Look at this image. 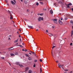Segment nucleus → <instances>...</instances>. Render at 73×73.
Returning <instances> with one entry per match:
<instances>
[{"instance_id": "nucleus-40", "label": "nucleus", "mask_w": 73, "mask_h": 73, "mask_svg": "<svg viewBox=\"0 0 73 73\" xmlns=\"http://www.w3.org/2000/svg\"><path fill=\"white\" fill-rule=\"evenodd\" d=\"M56 62L57 63H58V60H57L56 61Z\"/></svg>"}, {"instance_id": "nucleus-6", "label": "nucleus", "mask_w": 73, "mask_h": 73, "mask_svg": "<svg viewBox=\"0 0 73 73\" xmlns=\"http://www.w3.org/2000/svg\"><path fill=\"white\" fill-rule=\"evenodd\" d=\"M28 28H31V29H33V26H28Z\"/></svg>"}, {"instance_id": "nucleus-17", "label": "nucleus", "mask_w": 73, "mask_h": 73, "mask_svg": "<svg viewBox=\"0 0 73 73\" xmlns=\"http://www.w3.org/2000/svg\"><path fill=\"white\" fill-rule=\"evenodd\" d=\"M70 23H71V24H73V21H70Z\"/></svg>"}, {"instance_id": "nucleus-49", "label": "nucleus", "mask_w": 73, "mask_h": 73, "mask_svg": "<svg viewBox=\"0 0 73 73\" xmlns=\"http://www.w3.org/2000/svg\"><path fill=\"white\" fill-rule=\"evenodd\" d=\"M29 54H31V55H32V54L31 53H29Z\"/></svg>"}, {"instance_id": "nucleus-53", "label": "nucleus", "mask_w": 73, "mask_h": 73, "mask_svg": "<svg viewBox=\"0 0 73 73\" xmlns=\"http://www.w3.org/2000/svg\"><path fill=\"white\" fill-rule=\"evenodd\" d=\"M71 10H72V11H73V8H72V9H71Z\"/></svg>"}, {"instance_id": "nucleus-59", "label": "nucleus", "mask_w": 73, "mask_h": 73, "mask_svg": "<svg viewBox=\"0 0 73 73\" xmlns=\"http://www.w3.org/2000/svg\"><path fill=\"white\" fill-rule=\"evenodd\" d=\"M52 27L53 28H54V26H52Z\"/></svg>"}, {"instance_id": "nucleus-41", "label": "nucleus", "mask_w": 73, "mask_h": 73, "mask_svg": "<svg viewBox=\"0 0 73 73\" xmlns=\"http://www.w3.org/2000/svg\"><path fill=\"white\" fill-rule=\"evenodd\" d=\"M52 54L53 55V50H52L51 51Z\"/></svg>"}, {"instance_id": "nucleus-27", "label": "nucleus", "mask_w": 73, "mask_h": 73, "mask_svg": "<svg viewBox=\"0 0 73 73\" xmlns=\"http://www.w3.org/2000/svg\"><path fill=\"white\" fill-rule=\"evenodd\" d=\"M40 73H41L42 72V69H41V68H40Z\"/></svg>"}, {"instance_id": "nucleus-61", "label": "nucleus", "mask_w": 73, "mask_h": 73, "mask_svg": "<svg viewBox=\"0 0 73 73\" xmlns=\"http://www.w3.org/2000/svg\"><path fill=\"white\" fill-rule=\"evenodd\" d=\"M10 38H9V40H10Z\"/></svg>"}, {"instance_id": "nucleus-8", "label": "nucleus", "mask_w": 73, "mask_h": 73, "mask_svg": "<svg viewBox=\"0 0 73 73\" xmlns=\"http://www.w3.org/2000/svg\"><path fill=\"white\" fill-rule=\"evenodd\" d=\"M11 3L13 5H15V3L14 2H13V1H11Z\"/></svg>"}, {"instance_id": "nucleus-51", "label": "nucleus", "mask_w": 73, "mask_h": 73, "mask_svg": "<svg viewBox=\"0 0 73 73\" xmlns=\"http://www.w3.org/2000/svg\"><path fill=\"white\" fill-rule=\"evenodd\" d=\"M70 7L69 6H68V7H67V8H70Z\"/></svg>"}, {"instance_id": "nucleus-9", "label": "nucleus", "mask_w": 73, "mask_h": 73, "mask_svg": "<svg viewBox=\"0 0 73 73\" xmlns=\"http://www.w3.org/2000/svg\"><path fill=\"white\" fill-rule=\"evenodd\" d=\"M28 59L29 60L31 61V60H32V58L31 57H29L28 58Z\"/></svg>"}, {"instance_id": "nucleus-25", "label": "nucleus", "mask_w": 73, "mask_h": 73, "mask_svg": "<svg viewBox=\"0 0 73 73\" xmlns=\"http://www.w3.org/2000/svg\"><path fill=\"white\" fill-rule=\"evenodd\" d=\"M38 2L36 3V5H38Z\"/></svg>"}, {"instance_id": "nucleus-48", "label": "nucleus", "mask_w": 73, "mask_h": 73, "mask_svg": "<svg viewBox=\"0 0 73 73\" xmlns=\"http://www.w3.org/2000/svg\"><path fill=\"white\" fill-rule=\"evenodd\" d=\"M2 59H4V57H1Z\"/></svg>"}, {"instance_id": "nucleus-58", "label": "nucleus", "mask_w": 73, "mask_h": 73, "mask_svg": "<svg viewBox=\"0 0 73 73\" xmlns=\"http://www.w3.org/2000/svg\"><path fill=\"white\" fill-rule=\"evenodd\" d=\"M21 0V1H22V2H23V0Z\"/></svg>"}, {"instance_id": "nucleus-32", "label": "nucleus", "mask_w": 73, "mask_h": 73, "mask_svg": "<svg viewBox=\"0 0 73 73\" xmlns=\"http://www.w3.org/2000/svg\"><path fill=\"white\" fill-rule=\"evenodd\" d=\"M56 47V46H54L52 48V49H53L54 48H55Z\"/></svg>"}, {"instance_id": "nucleus-4", "label": "nucleus", "mask_w": 73, "mask_h": 73, "mask_svg": "<svg viewBox=\"0 0 73 73\" xmlns=\"http://www.w3.org/2000/svg\"><path fill=\"white\" fill-rule=\"evenodd\" d=\"M29 70V68L28 67H27L25 68V72H26V71H28V70Z\"/></svg>"}, {"instance_id": "nucleus-56", "label": "nucleus", "mask_w": 73, "mask_h": 73, "mask_svg": "<svg viewBox=\"0 0 73 73\" xmlns=\"http://www.w3.org/2000/svg\"><path fill=\"white\" fill-rule=\"evenodd\" d=\"M9 64L10 65V66H11V64H10V63H9Z\"/></svg>"}, {"instance_id": "nucleus-47", "label": "nucleus", "mask_w": 73, "mask_h": 73, "mask_svg": "<svg viewBox=\"0 0 73 73\" xmlns=\"http://www.w3.org/2000/svg\"><path fill=\"white\" fill-rule=\"evenodd\" d=\"M70 45H72V43H71L70 44Z\"/></svg>"}, {"instance_id": "nucleus-13", "label": "nucleus", "mask_w": 73, "mask_h": 73, "mask_svg": "<svg viewBox=\"0 0 73 73\" xmlns=\"http://www.w3.org/2000/svg\"><path fill=\"white\" fill-rule=\"evenodd\" d=\"M18 39H17L16 40L14 41V42L15 43L17 42H18Z\"/></svg>"}, {"instance_id": "nucleus-63", "label": "nucleus", "mask_w": 73, "mask_h": 73, "mask_svg": "<svg viewBox=\"0 0 73 73\" xmlns=\"http://www.w3.org/2000/svg\"><path fill=\"white\" fill-rule=\"evenodd\" d=\"M7 5H8V6L9 5V4H8V3H7Z\"/></svg>"}, {"instance_id": "nucleus-23", "label": "nucleus", "mask_w": 73, "mask_h": 73, "mask_svg": "<svg viewBox=\"0 0 73 73\" xmlns=\"http://www.w3.org/2000/svg\"><path fill=\"white\" fill-rule=\"evenodd\" d=\"M53 21H57V19H54L53 20Z\"/></svg>"}, {"instance_id": "nucleus-14", "label": "nucleus", "mask_w": 73, "mask_h": 73, "mask_svg": "<svg viewBox=\"0 0 73 73\" xmlns=\"http://www.w3.org/2000/svg\"><path fill=\"white\" fill-rule=\"evenodd\" d=\"M10 55H11V56H15V55L13 54V53H11L10 54Z\"/></svg>"}, {"instance_id": "nucleus-26", "label": "nucleus", "mask_w": 73, "mask_h": 73, "mask_svg": "<svg viewBox=\"0 0 73 73\" xmlns=\"http://www.w3.org/2000/svg\"><path fill=\"white\" fill-rule=\"evenodd\" d=\"M33 54V55H34V56H36V53H35V52H34Z\"/></svg>"}, {"instance_id": "nucleus-52", "label": "nucleus", "mask_w": 73, "mask_h": 73, "mask_svg": "<svg viewBox=\"0 0 73 73\" xmlns=\"http://www.w3.org/2000/svg\"><path fill=\"white\" fill-rule=\"evenodd\" d=\"M19 37H21V36H20V35H19Z\"/></svg>"}, {"instance_id": "nucleus-22", "label": "nucleus", "mask_w": 73, "mask_h": 73, "mask_svg": "<svg viewBox=\"0 0 73 73\" xmlns=\"http://www.w3.org/2000/svg\"><path fill=\"white\" fill-rule=\"evenodd\" d=\"M15 55H17V54H18V53H17V52H16L15 53Z\"/></svg>"}, {"instance_id": "nucleus-37", "label": "nucleus", "mask_w": 73, "mask_h": 73, "mask_svg": "<svg viewBox=\"0 0 73 73\" xmlns=\"http://www.w3.org/2000/svg\"><path fill=\"white\" fill-rule=\"evenodd\" d=\"M31 53H32V54H33V53H34V52H32V51H31Z\"/></svg>"}, {"instance_id": "nucleus-36", "label": "nucleus", "mask_w": 73, "mask_h": 73, "mask_svg": "<svg viewBox=\"0 0 73 73\" xmlns=\"http://www.w3.org/2000/svg\"><path fill=\"white\" fill-rule=\"evenodd\" d=\"M11 11H8V13H11Z\"/></svg>"}, {"instance_id": "nucleus-21", "label": "nucleus", "mask_w": 73, "mask_h": 73, "mask_svg": "<svg viewBox=\"0 0 73 73\" xmlns=\"http://www.w3.org/2000/svg\"><path fill=\"white\" fill-rule=\"evenodd\" d=\"M40 3L41 4H42V5H43V3L42 2H40Z\"/></svg>"}, {"instance_id": "nucleus-55", "label": "nucleus", "mask_w": 73, "mask_h": 73, "mask_svg": "<svg viewBox=\"0 0 73 73\" xmlns=\"http://www.w3.org/2000/svg\"><path fill=\"white\" fill-rule=\"evenodd\" d=\"M62 68L63 69V70L64 69V68H63V66L62 67Z\"/></svg>"}, {"instance_id": "nucleus-34", "label": "nucleus", "mask_w": 73, "mask_h": 73, "mask_svg": "<svg viewBox=\"0 0 73 73\" xmlns=\"http://www.w3.org/2000/svg\"><path fill=\"white\" fill-rule=\"evenodd\" d=\"M40 62H42V60L41 59H40Z\"/></svg>"}, {"instance_id": "nucleus-2", "label": "nucleus", "mask_w": 73, "mask_h": 73, "mask_svg": "<svg viewBox=\"0 0 73 73\" xmlns=\"http://www.w3.org/2000/svg\"><path fill=\"white\" fill-rule=\"evenodd\" d=\"M58 66L59 68H62V66H61V64H58Z\"/></svg>"}, {"instance_id": "nucleus-30", "label": "nucleus", "mask_w": 73, "mask_h": 73, "mask_svg": "<svg viewBox=\"0 0 73 73\" xmlns=\"http://www.w3.org/2000/svg\"><path fill=\"white\" fill-rule=\"evenodd\" d=\"M18 46H20V47H21V48H23V46H22V45H18Z\"/></svg>"}, {"instance_id": "nucleus-24", "label": "nucleus", "mask_w": 73, "mask_h": 73, "mask_svg": "<svg viewBox=\"0 0 73 73\" xmlns=\"http://www.w3.org/2000/svg\"><path fill=\"white\" fill-rule=\"evenodd\" d=\"M49 36H53V35L50 34V35H49Z\"/></svg>"}, {"instance_id": "nucleus-54", "label": "nucleus", "mask_w": 73, "mask_h": 73, "mask_svg": "<svg viewBox=\"0 0 73 73\" xmlns=\"http://www.w3.org/2000/svg\"><path fill=\"white\" fill-rule=\"evenodd\" d=\"M40 14L39 13H38V15H40Z\"/></svg>"}, {"instance_id": "nucleus-35", "label": "nucleus", "mask_w": 73, "mask_h": 73, "mask_svg": "<svg viewBox=\"0 0 73 73\" xmlns=\"http://www.w3.org/2000/svg\"><path fill=\"white\" fill-rule=\"evenodd\" d=\"M68 20V18H66L65 19V20Z\"/></svg>"}, {"instance_id": "nucleus-19", "label": "nucleus", "mask_w": 73, "mask_h": 73, "mask_svg": "<svg viewBox=\"0 0 73 73\" xmlns=\"http://www.w3.org/2000/svg\"><path fill=\"white\" fill-rule=\"evenodd\" d=\"M73 31H72V32H71V36H72V35H73Z\"/></svg>"}, {"instance_id": "nucleus-10", "label": "nucleus", "mask_w": 73, "mask_h": 73, "mask_svg": "<svg viewBox=\"0 0 73 73\" xmlns=\"http://www.w3.org/2000/svg\"><path fill=\"white\" fill-rule=\"evenodd\" d=\"M69 5H72V4L71 3H70L66 5L67 6H69Z\"/></svg>"}, {"instance_id": "nucleus-39", "label": "nucleus", "mask_w": 73, "mask_h": 73, "mask_svg": "<svg viewBox=\"0 0 73 73\" xmlns=\"http://www.w3.org/2000/svg\"><path fill=\"white\" fill-rule=\"evenodd\" d=\"M5 2H6V3H8V1H7V0H5Z\"/></svg>"}, {"instance_id": "nucleus-7", "label": "nucleus", "mask_w": 73, "mask_h": 73, "mask_svg": "<svg viewBox=\"0 0 73 73\" xmlns=\"http://www.w3.org/2000/svg\"><path fill=\"white\" fill-rule=\"evenodd\" d=\"M41 17H39V18H38V20L39 21H41Z\"/></svg>"}, {"instance_id": "nucleus-62", "label": "nucleus", "mask_w": 73, "mask_h": 73, "mask_svg": "<svg viewBox=\"0 0 73 73\" xmlns=\"http://www.w3.org/2000/svg\"><path fill=\"white\" fill-rule=\"evenodd\" d=\"M22 50H23V51H24V49H23Z\"/></svg>"}, {"instance_id": "nucleus-28", "label": "nucleus", "mask_w": 73, "mask_h": 73, "mask_svg": "<svg viewBox=\"0 0 73 73\" xmlns=\"http://www.w3.org/2000/svg\"><path fill=\"white\" fill-rule=\"evenodd\" d=\"M40 16H42L43 15V13H41L40 14Z\"/></svg>"}, {"instance_id": "nucleus-33", "label": "nucleus", "mask_w": 73, "mask_h": 73, "mask_svg": "<svg viewBox=\"0 0 73 73\" xmlns=\"http://www.w3.org/2000/svg\"><path fill=\"white\" fill-rule=\"evenodd\" d=\"M64 71L65 72H67V71H68V70H64Z\"/></svg>"}, {"instance_id": "nucleus-20", "label": "nucleus", "mask_w": 73, "mask_h": 73, "mask_svg": "<svg viewBox=\"0 0 73 73\" xmlns=\"http://www.w3.org/2000/svg\"><path fill=\"white\" fill-rule=\"evenodd\" d=\"M54 23H55V24H57V21L55 22L54 21Z\"/></svg>"}, {"instance_id": "nucleus-11", "label": "nucleus", "mask_w": 73, "mask_h": 73, "mask_svg": "<svg viewBox=\"0 0 73 73\" xmlns=\"http://www.w3.org/2000/svg\"><path fill=\"white\" fill-rule=\"evenodd\" d=\"M24 2L25 3V4H27L28 3V2L27 1H24Z\"/></svg>"}, {"instance_id": "nucleus-18", "label": "nucleus", "mask_w": 73, "mask_h": 73, "mask_svg": "<svg viewBox=\"0 0 73 73\" xmlns=\"http://www.w3.org/2000/svg\"><path fill=\"white\" fill-rule=\"evenodd\" d=\"M25 55L26 56H27V57H29V56L27 54H25Z\"/></svg>"}, {"instance_id": "nucleus-60", "label": "nucleus", "mask_w": 73, "mask_h": 73, "mask_svg": "<svg viewBox=\"0 0 73 73\" xmlns=\"http://www.w3.org/2000/svg\"><path fill=\"white\" fill-rule=\"evenodd\" d=\"M61 66L63 67V66H64V65H61Z\"/></svg>"}, {"instance_id": "nucleus-57", "label": "nucleus", "mask_w": 73, "mask_h": 73, "mask_svg": "<svg viewBox=\"0 0 73 73\" xmlns=\"http://www.w3.org/2000/svg\"><path fill=\"white\" fill-rule=\"evenodd\" d=\"M38 31V29L36 30V31Z\"/></svg>"}, {"instance_id": "nucleus-44", "label": "nucleus", "mask_w": 73, "mask_h": 73, "mask_svg": "<svg viewBox=\"0 0 73 73\" xmlns=\"http://www.w3.org/2000/svg\"><path fill=\"white\" fill-rule=\"evenodd\" d=\"M27 12H29V10L28 9L27 10Z\"/></svg>"}, {"instance_id": "nucleus-15", "label": "nucleus", "mask_w": 73, "mask_h": 73, "mask_svg": "<svg viewBox=\"0 0 73 73\" xmlns=\"http://www.w3.org/2000/svg\"><path fill=\"white\" fill-rule=\"evenodd\" d=\"M32 71L31 70H29V73H32Z\"/></svg>"}, {"instance_id": "nucleus-38", "label": "nucleus", "mask_w": 73, "mask_h": 73, "mask_svg": "<svg viewBox=\"0 0 73 73\" xmlns=\"http://www.w3.org/2000/svg\"><path fill=\"white\" fill-rule=\"evenodd\" d=\"M41 20H44V19L43 18V17H42L41 18Z\"/></svg>"}, {"instance_id": "nucleus-1", "label": "nucleus", "mask_w": 73, "mask_h": 73, "mask_svg": "<svg viewBox=\"0 0 73 73\" xmlns=\"http://www.w3.org/2000/svg\"><path fill=\"white\" fill-rule=\"evenodd\" d=\"M8 50H13V49H14V48L12 47L11 48H8Z\"/></svg>"}, {"instance_id": "nucleus-29", "label": "nucleus", "mask_w": 73, "mask_h": 73, "mask_svg": "<svg viewBox=\"0 0 73 73\" xmlns=\"http://www.w3.org/2000/svg\"><path fill=\"white\" fill-rule=\"evenodd\" d=\"M37 60H34L35 62H37Z\"/></svg>"}, {"instance_id": "nucleus-50", "label": "nucleus", "mask_w": 73, "mask_h": 73, "mask_svg": "<svg viewBox=\"0 0 73 73\" xmlns=\"http://www.w3.org/2000/svg\"><path fill=\"white\" fill-rule=\"evenodd\" d=\"M56 3H54V5H56Z\"/></svg>"}, {"instance_id": "nucleus-3", "label": "nucleus", "mask_w": 73, "mask_h": 73, "mask_svg": "<svg viewBox=\"0 0 73 73\" xmlns=\"http://www.w3.org/2000/svg\"><path fill=\"white\" fill-rule=\"evenodd\" d=\"M17 65H19V66L21 67L22 66H23H23L22 65H20V64H19V63L17 62Z\"/></svg>"}, {"instance_id": "nucleus-12", "label": "nucleus", "mask_w": 73, "mask_h": 73, "mask_svg": "<svg viewBox=\"0 0 73 73\" xmlns=\"http://www.w3.org/2000/svg\"><path fill=\"white\" fill-rule=\"evenodd\" d=\"M50 14H53V11L52 10H50Z\"/></svg>"}, {"instance_id": "nucleus-42", "label": "nucleus", "mask_w": 73, "mask_h": 73, "mask_svg": "<svg viewBox=\"0 0 73 73\" xmlns=\"http://www.w3.org/2000/svg\"><path fill=\"white\" fill-rule=\"evenodd\" d=\"M46 32H47V33H48V30H46Z\"/></svg>"}, {"instance_id": "nucleus-16", "label": "nucleus", "mask_w": 73, "mask_h": 73, "mask_svg": "<svg viewBox=\"0 0 73 73\" xmlns=\"http://www.w3.org/2000/svg\"><path fill=\"white\" fill-rule=\"evenodd\" d=\"M10 16H11L10 19L11 20H12V19H13V18L12 17V15H11V14H10Z\"/></svg>"}, {"instance_id": "nucleus-31", "label": "nucleus", "mask_w": 73, "mask_h": 73, "mask_svg": "<svg viewBox=\"0 0 73 73\" xmlns=\"http://www.w3.org/2000/svg\"><path fill=\"white\" fill-rule=\"evenodd\" d=\"M34 65H33V67L34 68H35V67H36V65H35V64H34Z\"/></svg>"}, {"instance_id": "nucleus-45", "label": "nucleus", "mask_w": 73, "mask_h": 73, "mask_svg": "<svg viewBox=\"0 0 73 73\" xmlns=\"http://www.w3.org/2000/svg\"><path fill=\"white\" fill-rule=\"evenodd\" d=\"M62 18H61V19H60V20H62Z\"/></svg>"}, {"instance_id": "nucleus-46", "label": "nucleus", "mask_w": 73, "mask_h": 73, "mask_svg": "<svg viewBox=\"0 0 73 73\" xmlns=\"http://www.w3.org/2000/svg\"><path fill=\"white\" fill-rule=\"evenodd\" d=\"M25 52H27V50L25 49Z\"/></svg>"}, {"instance_id": "nucleus-5", "label": "nucleus", "mask_w": 73, "mask_h": 73, "mask_svg": "<svg viewBox=\"0 0 73 73\" xmlns=\"http://www.w3.org/2000/svg\"><path fill=\"white\" fill-rule=\"evenodd\" d=\"M59 23L61 25L62 24V22L60 20V19H59Z\"/></svg>"}, {"instance_id": "nucleus-43", "label": "nucleus", "mask_w": 73, "mask_h": 73, "mask_svg": "<svg viewBox=\"0 0 73 73\" xmlns=\"http://www.w3.org/2000/svg\"><path fill=\"white\" fill-rule=\"evenodd\" d=\"M14 2H15V3H16V1H15V0H13Z\"/></svg>"}, {"instance_id": "nucleus-64", "label": "nucleus", "mask_w": 73, "mask_h": 73, "mask_svg": "<svg viewBox=\"0 0 73 73\" xmlns=\"http://www.w3.org/2000/svg\"><path fill=\"white\" fill-rule=\"evenodd\" d=\"M22 45H24V43H22Z\"/></svg>"}]
</instances>
